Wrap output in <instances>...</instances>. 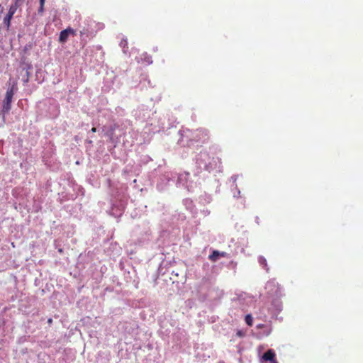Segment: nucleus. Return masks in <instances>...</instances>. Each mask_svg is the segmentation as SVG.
Returning a JSON list of instances; mask_svg holds the SVG:
<instances>
[{
    "instance_id": "nucleus-3",
    "label": "nucleus",
    "mask_w": 363,
    "mask_h": 363,
    "mask_svg": "<svg viewBox=\"0 0 363 363\" xmlns=\"http://www.w3.org/2000/svg\"><path fill=\"white\" fill-rule=\"evenodd\" d=\"M16 9H17L16 6H11L9 10L8 13L6 14V17L4 19V23L6 24L8 27H9V26H10L11 20L13 14L15 13Z\"/></svg>"
},
{
    "instance_id": "nucleus-15",
    "label": "nucleus",
    "mask_w": 363,
    "mask_h": 363,
    "mask_svg": "<svg viewBox=\"0 0 363 363\" xmlns=\"http://www.w3.org/2000/svg\"><path fill=\"white\" fill-rule=\"evenodd\" d=\"M264 326L265 325L264 324H259V325H257V329H261V328H264Z\"/></svg>"
},
{
    "instance_id": "nucleus-1",
    "label": "nucleus",
    "mask_w": 363,
    "mask_h": 363,
    "mask_svg": "<svg viewBox=\"0 0 363 363\" xmlns=\"http://www.w3.org/2000/svg\"><path fill=\"white\" fill-rule=\"evenodd\" d=\"M16 89H17L16 83L13 84V85L11 87L8 88L6 93L5 99L3 101V105H2V112L3 113H9V111L11 110L12 99L13 97L15 91Z\"/></svg>"
},
{
    "instance_id": "nucleus-9",
    "label": "nucleus",
    "mask_w": 363,
    "mask_h": 363,
    "mask_svg": "<svg viewBox=\"0 0 363 363\" xmlns=\"http://www.w3.org/2000/svg\"><path fill=\"white\" fill-rule=\"evenodd\" d=\"M275 284H274V281H268L267 285H266V289H269L271 288L272 286H274Z\"/></svg>"
},
{
    "instance_id": "nucleus-14",
    "label": "nucleus",
    "mask_w": 363,
    "mask_h": 363,
    "mask_svg": "<svg viewBox=\"0 0 363 363\" xmlns=\"http://www.w3.org/2000/svg\"><path fill=\"white\" fill-rule=\"evenodd\" d=\"M23 1H24V0H16L15 5H14V6H16L18 7V4L22 3Z\"/></svg>"
},
{
    "instance_id": "nucleus-5",
    "label": "nucleus",
    "mask_w": 363,
    "mask_h": 363,
    "mask_svg": "<svg viewBox=\"0 0 363 363\" xmlns=\"http://www.w3.org/2000/svg\"><path fill=\"white\" fill-rule=\"evenodd\" d=\"M69 37V34L67 32L66 29L62 30L60 33L59 42L61 43H64L67 40Z\"/></svg>"
},
{
    "instance_id": "nucleus-12",
    "label": "nucleus",
    "mask_w": 363,
    "mask_h": 363,
    "mask_svg": "<svg viewBox=\"0 0 363 363\" xmlns=\"http://www.w3.org/2000/svg\"><path fill=\"white\" fill-rule=\"evenodd\" d=\"M44 11V6L40 5V7L38 9V13L42 14Z\"/></svg>"
},
{
    "instance_id": "nucleus-18",
    "label": "nucleus",
    "mask_w": 363,
    "mask_h": 363,
    "mask_svg": "<svg viewBox=\"0 0 363 363\" xmlns=\"http://www.w3.org/2000/svg\"><path fill=\"white\" fill-rule=\"evenodd\" d=\"M48 323L49 324H51V323H52V318H49V319L48 320Z\"/></svg>"
},
{
    "instance_id": "nucleus-4",
    "label": "nucleus",
    "mask_w": 363,
    "mask_h": 363,
    "mask_svg": "<svg viewBox=\"0 0 363 363\" xmlns=\"http://www.w3.org/2000/svg\"><path fill=\"white\" fill-rule=\"evenodd\" d=\"M276 358V354L272 350H268L266 352L264 353L262 356V359L264 361H272Z\"/></svg>"
},
{
    "instance_id": "nucleus-10",
    "label": "nucleus",
    "mask_w": 363,
    "mask_h": 363,
    "mask_svg": "<svg viewBox=\"0 0 363 363\" xmlns=\"http://www.w3.org/2000/svg\"><path fill=\"white\" fill-rule=\"evenodd\" d=\"M259 262L261 264H263L264 267L267 265L266 260L263 257L259 258Z\"/></svg>"
},
{
    "instance_id": "nucleus-11",
    "label": "nucleus",
    "mask_w": 363,
    "mask_h": 363,
    "mask_svg": "<svg viewBox=\"0 0 363 363\" xmlns=\"http://www.w3.org/2000/svg\"><path fill=\"white\" fill-rule=\"evenodd\" d=\"M219 257H228V253L225 252H220Z\"/></svg>"
},
{
    "instance_id": "nucleus-17",
    "label": "nucleus",
    "mask_w": 363,
    "mask_h": 363,
    "mask_svg": "<svg viewBox=\"0 0 363 363\" xmlns=\"http://www.w3.org/2000/svg\"><path fill=\"white\" fill-rule=\"evenodd\" d=\"M91 131L92 133H95V132L96 131V128H94V127H93V128L91 129Z\"/></svg>"
},
{
    "instance_id": "nucleus-6",
    "label": "nucleus",
    "mask_w": 363,
    "mask_h": 363,
    "mask_svg": "<svg viewBox=\"0 0 363 363\" xmlns=\"http://www.w3.org/2000/svg\"><path fill=\"white\" fill-rule=\"evenodd\" d=\"M220 252L218 250H213L212 253L208 256V259L212 262H216L219 258Z\"/></svg>"
},
{
    "instance_id": "nucleus-19",
    "label": "nucleus",
    "mask_w": 363,
    "mask_h": 363,
    "mask_svg": "<svg viewBox=\"0 0 363 363\" xmlns=\"http://www.w3.org/2000/svg\"><path fill=\"white\" fill-rule=\"evenodd\" d=\"M271 363H278V362L276 358H274V360L271 361Z\"/></svg>"
},
{
    "instance_id": "nucleus-7",
    "label": "nucleus",
    "mask_w": 363,
    "mask_h": 363,
    "mask_svg": "<svg viewBox=\"0 0 363 363\" xmlns=\"http://www.w3.org/2000/svg\"><path fill=\"white\" fill-rule=\"evenodd\" d=\"M245 322L246 323L249 325V326H252V322H253V318L252 317V315L250 314H247L246 316H245Z\"/></svg>"
},
{
    "instance_id": "nucleus-13",
    "label": "nucleus",
    "mask_w": 363,
    "mask_h": 363,
    "mask_svg": "<svg viewBox=\"0 0 363 363\" xmlns=\"http://www.w3.org/2000/svg\"><path fill=\"white\" fill-rule=\"evenodd\" d=\"M126 45H127V41H126L125 40H123L121 42V46L125 47Z\"/></svg>"
},
{
    "instance_id": "nucleus-21",
    "label": "nucleus",
    "mask_w": 363,
    "mask_h": 363,
    "mask_svg": "<svg viewBox=\"0 0 363 363\" xmlns=\"http://www.w3.org/2000/svg\"><path fill=\"white\" fill-rule=\"evenodd\" d=\"M59 252H62V249H60V250H59Z\"/></svg>"
},
{
    "instance_id": "nucleus-8",
    "label": "nucleus",
    "mask_w": 363,
    "mask_h": 363,
    "mask_svg": "<svg viewBox=\"0 0 363 363\" xmlns=\"http://www.w3.org/2000/svg\"><path fill=\"white\" fill-rule=\"evenodd\" d=\"M67 32L68 33L69 35L75 36L77 35L76 30L71 27H68L66 28Z\"/></svg>"
},
{
    "instance_id": "nucleus-2",
    "label": "nucleus",
    "mask_w": 363,
    "mask_h": 363,
    "mask_svg": "<svg viewBox=\"0 0 363 363\" xmlns=\"http://www.w3.org/2000/svg\"><path fill=\"white\" fill-rule=\"evenodd\" d=\"M96 31L89 27H84L79 31L81 44L84 47L87 44L88 40H91L96 36Z\"/></svg>"
},
{
    "instance_id": "nucleus-16",
    "label": "nucleus",
    "mask_w": 363,
    "mask_h": 363,
    "mask_svg": "<svg viewBox=\"0 0 363 363\" xmlns=\"http://www.w3.org/2000/svg\"><path fill=\"white\" fill-rule=\"evenodd\" d=\"M45 0H40V5L44 6Z\"/></svg>"
},
{
    "instance_id": "nucleus-20",
    "label": "nucleus",
    "mask_w": 363,
    "mask_h": 363,
    "mask_svg": "<svg viewBox=\"0 0 363 363\" xmlns=\"http://www.w3.org/2000/svg\"><path fill=\"white\" fill-rule=\"evenodd\" d=\"M270 333H271V329H270V330H269V331L267 332V335H269V334H270Z\"/></svg>"
}]
</instances>
